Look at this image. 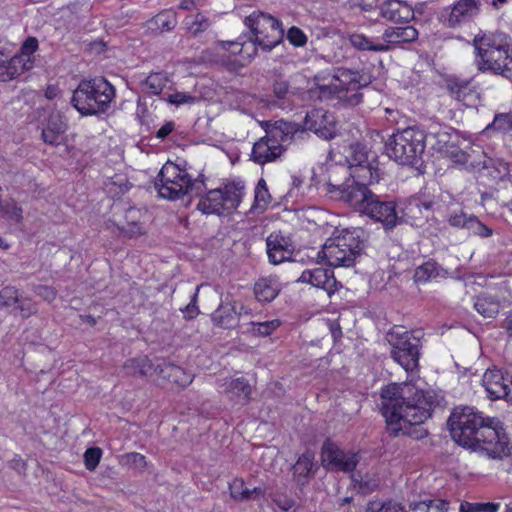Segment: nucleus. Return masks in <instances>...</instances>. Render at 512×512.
Listing matches in <instances>:
<instances>
[{"mask_svg":"<svg viewBox=\"0 0 512 512\" xmlns=\"http://www.w3.org/2000/svg\"><path fill=\"white\" fill-rule=\"evenodd\" d=\"M450 436L458 445L482 456L498 459L507 455L509 441L503 423L498 418L485 417L472 407L453 409Z\"/></svg>","mask_w":512,"mask_h":512,"instance_id":"f257e3e1","label":"nucleus"},{"mask_svg":"<svg viewBox=\"0 0 512 512\" xmlns=\"http://www.w3.org/2000/svg\"><path fill=\"white\" fill-rule=\"evenodd\" d=\"M381 399L382 414L393 436L408 434L410 426L420 425L430 417V397L413 383H391L382 388Z\"/></svg>","mask_w":512,"mask_h":512,"instance_id":"f03ea898","label":"nucleus"},{"mask_svg":"<svg viewBox=\"0 0 512 512\" xmlns=\"http://www.w3.org/2000/svg\"><path fill=\"white\" fill-rule=\"evenodd\" d=\"M315 88L310 92L320 100L338 99L343 104L354 107L362 101L360 89L368 85V81L359 71L337 68L327 83H320L326 78L316 76Z\"/></svg>","mask_w":512,"mask_h":512,"instance_id":"7ed1b4c3","label":"nucleus"},{"mask_svg":"<svg viewBox=\"0 0 512 512\" xmlns=\"http://www.w3.org/2000/svg\"><path fill=\"white\" fill-rule=\"evenodd\" d=\"M341 198L355 210L381 222L386 229L394 228L400 221L395 203L381 200L368 188L367 183L344 187Z\"/></svg>","mask_w":512,"mask_h":512,"instance_id":"20e7f679","label":"nucleus"},{"mask_svg":"<svg viewBox=\"0 0 512 512\" xmlns=\"http://www.w3.org/2000/svg\"><path fill=\"white\" fill-rule=\"evenodd\" d=\"M425 141V132L416 126H410L390 135L385 142L384 151L400 165L415 166L421 161Z\"/></svg>","mask_w":512,"mask_h":512,"instance_id":"39448f33","label":"nucleus"},{"mask_svg":"<svg viewBox=\"0 0 512 512\" xmlns=\"http://www.w3.org/2000/svg\"><path fill=\"white\" fill-rule=\"evenodd\" d=\"M114 97V87L100 77L81 81L73 92L71 103L82 115H96L105 113Z\"/></svg>","mask_w":512,"mask_h":512,"instance_id":"423d86ee","label":"nucleus"},{"mask_svg":"<svg viewBox=\"0 0 512 512\" xmlns=\"http://www.w3.org/2000/svg\"><path fill=\"white\" fill-rule=\"evenodd\" d=\"M154 187L160 197L176 200L186 194L200 195L205 189V179L199 175L192 180L185 169L166 162L158 173Z\"/></svg>","mask_w":512,"mask_h":512,"instance_id":"0eeeda50","label":"nucleus"},{"mask_svg":"<svg viewBox=\"0 0 512 512\" xmlns=\"http://www.w3.org/2000/svg\"><path fill=\"white\" fill-rule=\"evenodd\" d=\"M476 62L480 70L502 72L508 68L509 42L504 33L480 32L473 39Z\"/></svg>","mask_w":512,"mask_h":512,"instance_id":"6e6552de","label":"nucleus"},{"mask_svg":"<svg viewBox=\"0 0 512 512\" xmlns=\"http://www.w3.org/2000/svg\"><path fill=\"white\" fill-rule=\"evenodd\" d=\"M359 229H346L338 235L329 238L324 244L322 258L333 267H351L363 250Z\"/></svg>","mask_w":512,"mask_h":512,"instance_id":"1a4fd4ad","label":"nucleus"},{"mask_svg":"<svg viewBox=\"0 0 512 512\" xmlns=\"http://www.w3.org/2000/svg\"><path fill=\"white\" fill-rule=\"evenodd\" d=\"M244 22L253 35L250 42L251 53H248L249 59L256 55L257 46L269 52L283 40L284 30L280 21L269 14L254 11L245 18Z\"/></svg>","mask_w":512,"mask_h":512,"instance_id":"9d476101","label":"nucleus"},{"mask_svg":"<svg viewBox=\"0 0 512 512\" xmlns=\"http://www.w3.org/2000/svg\"><path fill=\"white\" fill-rule=\"evenodd\" d=\"M244 195L242 182H231L223 188L212 189L202 196L197 204L198 210L204 214L222 215L235 210Z\"/></svg>","mask_w":512,"mask_h":512,"instance_id":"9b49d317","label":"nucleus"},{"mask_svg":"<svg viewBox=\"0 0 512 512\" xmlns=\"http://www.w3.org/2000/svg\"><path fill=\"white\" fill-rule=\"evenodd\" d=\"M389 343L392 346L391 357L406 372L418 368L420 339L412 331L399 332L393 330L389 333Z\"/></svg>","mask_w":512,"mask_h":512,"instance_id":"f8f14e48","label":"nucleus"},{"mask_svg":"<svg viewBox=\"0 0 512 512\" xmlns=\"http://www.w3.org/2000/svg\"><path fill=\"white\" fill-rule=\"evenodd\" d=\"M374 157V153L368 151L367 148L360 143H354L349 146L347 160L350 167L354 168V170L352 172V182L347 183L345 187L358 183H367V185H370L378 182V168L372 161Z\"/></svg>","mask_w":512,"mask_h":512,"instance_id":"ddd939ff","label":"nucleus"},{"mask_svg":"<svg viewBox=\"0 0 512 512\" xmlns=\"http://www.w3.org/2000/svg\"><path fill=\"white\" fill-rule=\"evenodd\" d=\"M321 459L325 468L345 473L354 471L359 462L356 453L344 452L329 439L322 445Z\"/></svg>","mask_w":512,"mask_h":512,"instance_id":"4468645a","label":"nucleus"},{"mask_svg":"<svg viewBox=\"0 0 512 512\" xmlns=\"http://www.w3.org/2000/svg\"><path fill=\"white\" fill-rule=\"evenodd\" d=\"M482 385L489 398L512 402V379L507 372L497 368L487 369L482 377Z\"/></svg>","mask_w":512,"mask_h":512,"instance_id":"2eb2a0df","label":"nucleus"},{"mask_svg":"<svg viewBox=\"0 0 512 512\" xmlns=\"http://www.w3.org/2000/svg\"><path fill=\"white\" fill-rule=\"evenodd\" d=\"M304 127L325 140L332 139L336 134L334 116L322 108L307 112Z\"/></svg>","mask_w":512,"mask_h":512,"instance_id":"dca6fc26","label":"nucleus"},{"mask_svg":"<svg viewBox=\"0 0 512 512\" xmlns=\"http://www.w3.org/2000/svg\"><path fill=\"white\" fill-rule=\"evenodd\" d=\"M269 262L277 265L289 261L295 250L293 241L281 232H273L266 239Z\"/></svg>","mask_w":512,"mask_h":512,"instance_id":"f3484780","label":"nucleus"},{"mask_svg":"<svg viewBox=\"0 0 512 512\" xmlns=\"http://www.w3.org/2000/svg\"><path fill=\"white\" fill-rule=\"evenodd\" d=\"M284 151L283 145L276 142L266 132V135L254 143L252 148V160L255 163L263 165L275 161Z\"/></svg>","mask_w":512,"mask_h":512,"instance_id":"a211bd4d","label":"nucleus"},{"mask_svg":"<svg viewBox=\"0 0 512 512\" xmlns=\"http://www.w3.org/2000/svg\"><path fill=\"white\" fill-rule=\"evenodd\" d=\"M481 156L479 150H475L469 139L463 138L458 144L450 146V162L454 164L463 165L471 169H478L481 165L480 161L476 158Z\"/></svg>","mask_w":512,"mask_h":512,"instance_id":"6ab92c4d","label":"nucleus"},{"mask_svg":"<svg viewBox=\"0 0 512 512\" xmlns=\"http://www.w3.org/2000/svg\"><path fill=\"white\" fill-rule=\"evenodd\" d=\"M67 129L68 123L65 116L59 111L52 112L49 115L47 126L42 130V139L46 144L58 146Z\"/></svg>","mask_w":512,"mask_h":512,"instance_id":"aec40b11","label":"nucleus"},{"mask_svg":"<svg viewBox=\"0 0 512 512\" xmlns=\"http://www.w3.org/2000/svg\"><path fill=\"white\" fill-rule=\"evenodd\" d=\"M380 15L391 22H409L414 18V10L401 0H386L380 6Z\"/></svg>","mask_w":512,"mask_h":512,"instance_id":"412c9836","label":"nucleus"},{"mask_svg":"<svg viewBox=\"0 0 512 512\" xmlns=\"http://www.w3.org/2000/svg\"><path fill=\"white\" fill-rule=\"evenodd\" d=\"M450 225L468 230L469 233L487 238L492 236L493 230L480 222L476 217L465 214L462 210L454 211L450 215Z\"/></svg>","mask_w":512,"mask_h":512,"instance_id":"4be33fe9","label":"nucleus"},{"mask_svg":"<svg viewBox=\"0 0 512 512\" xmlns=\"http://www.w3.org/2000/svg\"><path fill=\"white\" fill-rule=\"evenodd\" d=\"M155 374L181 388L187 387L193 381V374L165 361L156 364Z\"/></svg>","mask_w":512,"mask_h":512,"instance_id":"5701e85b","label":"nucleus"},{"mask_svg":"<svg viewBox=\"0 0 512 512\" xmlns=\"http://www.w3.org/2000/svg\"><path fill=\"white\" fill-rule=\"evenodd\" d=\"M242 312H237V303L235 301L222 302L212 314V321L215 325L231 329L237 326Z\"/></svg>","mask_w":512,"mask_h":512,"instance_id":"b1692460","label":"nucleus"},{"mask_svg":"<svg viewBox=\"0 0 512 512\" xmlns=\"http://www.w3.org/2000/svg\"><path fill=\"white\" fill-rule=\"evenodd\" d=\"M418 35L417 29L410 25L388 27L382 34V43L388 44L391 50L395 45L414 42Z\"/></svg>","mask_w":512,"mask_h":512,"instance_id":"393cba45","label":"nucleus"},{"mask_svg":"<svg viewBox=\"0 0 512 512\" xmlns=\"http://www.w3.org/2000/svg\"><path fill=\"white\" fill-rule=\"evenodd\" d=\"M298 281L329 291L335 283V278L330 270L317 267L303 271Z\"/></svg>","mask_w":512,"mask_h":512,"instance_id":"a878e982","label":"nucleus"},{"mask_svg":"<svg viewBox=\"0 0 512 512\" xmlns=\"http://www.w3.org/2000/svg\"><path fill=\"white\" fill-rule=\"evenodd\" d=\"M314 468V453L306 451L303 453L293 466V476L299 486H304L308 483L309 479L315 474Z\"/></svg>","mask_w":512,"mask_h":512,"instance_id":"bb28decb","label":"nucleus"},{"mask_svg":"<svg viewBox=\"0 0 512 512\" xmlns=\"http://www.w3.org/2000/svg\"><path fill=\"white\" fill-rule=\"evenodd\" d=\"M177 25V14L173 10H163L147 22L148 29L156 34L173 30Z\"/></svg>","mask_w":512,"mask_h":512,"instance_id":"cd10ccee","label":"nucleus"},{"mask_svg":"<svg viewBox=\"0 0 512 512\" xmlns=\"http://www.w3.org/2000/svg\"><path fill=\"white\" fill-rule=\"evenodd\" d=\"M431 206L432 203L429 201H422L418 197H412L407 201L403 209L404 216L414 224H417L418 221L428 218Z\"/></svg>","mask_w":512,"mask_h":512,"instance_id":"c85d7f7f","label":"nucleus"},{"mask_svg":"<svg viewBox=\"0 0 512 512\" xmlns=\"http://www.w3.org/2000/svg\"><path fill=\"white\" fill-rule=\"evenodd\" d=\"M279 292V283L273 277L261 278L254 285L255 297L260 302H271Z\"/></svg>","mask_w":512,"mask_h":512,"instance_id":"c756f323","label":"nucleus"},{"mask_svg":"<svg viewBox=\"0 0 512 512\" xmlns=\"http://www.w3.org/2000/svg\"><path fill=\"white\" fill-rule=\"evenodd\" d=\"M298 131V124L280 120L275 122V124L266 132L276 142L281 143L284 146L285 143H288L293 139L294 135Z\"/></svg>","mask_w":512,"mask_h":512,"instance_id":"7c9ffc66","label":"nucleus"},{"mask_svg":"<svg viewBox=\"0 0 512 512\" xmlns=\"http://www.w3.org/2000/svg\"><path fill=\"white\" fill-rule=\"evenodd\" d=\"M224 386V393L230 399L237 398L246 402L251 399L252 388L245 378L227 380Z\"/></svg>","mask_w":512,"mask_h":512,"instance_id":"2f4dec72","label":"nucleus"},{"mask_svg":"<svg viewBox=\"0 0 512 512\" xmlns=\"http://www.w3.org/2000/svg\"><path fill=\"white\" fill-rule=\"evenodd\" d=\"M25 65L20 57H12L7 61L0 59V81H10L24 71H27V66Z\"/></svg>","mask_w":512,"mask_h":512,"instance_id":"473e14b6","label":"nucleus"},{"mask_svg":"<svg viewBox=\"0 0 512 512\" xmlns=\"http://www.w3.org/2000/svg\"><path fill=\"white\" fill-rule=\"evenodd\" d=\"M474 308L476 311L485 318H494L499 313L500 302L490 294H482L477 297Z\"/></svg>","mask_w":512,"mask_h":512,"instance_id":"72a5a7b5","label":"nucleus"},{"mask_svg":"<svg viewBox=\"0 0 512 512\" xmlns=\"http://www.w3.org/2000/svg\"><path fill=\"white\" fill-rule=\"evenodd\" d=\"M450 94H453L457 101L466 106L472 105L476 99V93L472 90L468 81L450 80Z\"/></svg>","mask_w":512,"mask_h":512,"instance_id":"f704fd0d","label":"nucleus"},{"mask_svg":"<svg viewBox=\"0 0 512 512\" xmlns=\"http://www.w3.org/2000/svg\"><path fill=\"white\" fill-rule=\"evenodd\" d=\"M155 366L149 358L141 357V358H132L128 359L123 366V369L128 375H140L147 376L149 374L155 373Z\"/></svg>","mask_w":512,"mask_h":512,"instance_id":"c9c22d12","label":"nucleus"},{"mask_svg":"<svg viewBox=\"0 0 512 512\" xmlns=\"http://www.w3.org/2000/svg\"><path fill=\"white\" fill-rule=\"evenodd\" d=\"M350 44L360 51L387 52L389 45L382 42H374L364 34L353 33L349 35Z\"/></svg>","mask_w":512,"mask_h":512,"instance_id":"e433bc0d","label":"nucleus"},{"mask_svg":"<svg viewBox=\"0 0 512 512\" xmlns=\"http://www.w3.org/2000/svg\"><path fill=\"white\" fill-rule=\"evenodd\" d=\"M478 8L474 0H460L457 2L450 12V24L460 22L461 19L470 18L476 14Z\"/></svg>","mask_w":512,"mask_h":512,"instance_id":"4c0bfd02","label":"nucleus"},{"mask_svg":"<svg viewBox=\"0 0 512 512\" xmlns=\"http://www.w3.org/2000/svg\"><path fill=\"white\" fill-rule=\"evenodd\" d=\"M138 215H139V211L134 208H130L127 210L126 215H125L127 223H126V225H123L120 228V231L125 236L134 237V236L141 235L143 233L142 226L139 224L138 219H137Z\"/></svg>","mask_w":512,"mask_h":512,"instance_id":"58836bf2","label":"nucleus"},{"mask_svg":"<svg viewBox=\"0 0 512 512\" xmlns=\"http://www.w3.org/2000/svg\"><path fill=\"white\" fill-rule=\"evenodd\" d=\"M185 25L193 36H197L210 27V21L204 14L198 13L195 16L186 17Z\"/></svg>","mask_w":512,"mask_h":512,"instance_id":"ea45409f","label":"nucleus"},{"mask_svg":"<svg viewBox=\"0 0 512 512\" xmlns=\"http://www.w3.org/2000/svg\"><path fill=\"white\" fill-rule=\"evenodd\" d=\"M38 49V40L35 37H28L21 45L19 53L13 57H20L26 64L27 70L33 67V60L31 55Z\"/></svg>","mask_w":512,"mask_h":512,"instance_id":"a19ab883","label":"nucleus"},{"mask_svg":"<svg viewBox=\"0 0 512 512\" xmlns=\"http://www.w3.org/2000/svg\"><path fill=\"white\" fill-rule=\"evenodd\" d=\"M486 131L495 130L500 133H507L512 130V112L498 113L494 116L493 122L488 124Z\"/></svg>","mask_w":512,"mask_h":512,"instance_id":"79ce46f5","label":"nucleus"},{"mask_svg":"<svg viewBox=\"0 0 512 512\" xmlns=\"http://www.w3.org/2000/svg\"><path fill=\"white\" fill-rule=\"evenodd\" d=\"M365 512H406V510L394 501L373 500L367 504Z\"/></svg>","mask_w":512,"mask_h":512,"instance_id":"37998d69","label":"nucleus"},{"mask_svg":"<svg viewBox=\"0 0 512 512\" xmlns=\"http://www.w3.org/2000/svg\"><path fill=\"white\" fill-rule=\"evenodd\" d=\"M167 84V78L162 73H152L145 80V87L147 92L158 95L162 92Z\"/></svg>","mask_w":512,"mask_h":512,"instance_id":"c03bdc74","label":"nucleus"},{"mask_svg":"<svg viewBox=\"0 0 512 512\" xmlns=\"http://www.w3.org/2000/svg\"><path fill=\"white\" fill-rule=\"evenodd\" d=\"M230 496L235 501H248L250 489L245 487L244 480L235 478L229 483Z\"/></svg>","mask_w":512,"mask_h":512,"instance_id":"a18cd8bd","label":"nucleus"},{"mask_svg":"<svg viewBox=\"0 0 512 512\" xmlns=\"http://www.w3.org/2000/svg\"><path fill=\"white\" fill-rule=\"evenodd\" d=\"M501 505L500 503L486 502V503H470L462 502L460 504L459 512H498Z\"/></svg>","mask_w":512,"mask_h":512,"instance_id":"49530a36","label":"nucleus"},{"mask_svg":"<svg viewBox=\"0 0 512 512\" xmlns=\"http://www.w3.org/2000/svg\"><path fill=\"white\" fill-rule=\"evenodd\" d=\"M438 274L434 262H426L415 270L414 279L417 283L426 282Z\"/></svg>","mask_w":512,"mask_h":512,"instance_id":"de8ad7c7","label":"nucleus"},{"mask_svg":"<svg viewBox=\"0 0 512 512\" xmlns=\"http://www.w3.org/2000/svg\"><path fill=\"white\" fill-rule=\"evenodd\" d=\"M280 326L279 320L251 322V332L257 336H268Z\"/></svg>","mask_w":512,"mask_h":512,"instance_id":"09e8293b","label":"nucleus"},{"mask_svg":"<svg viewBox=\"0 0 512 512\" xmlns=\"http://www.w3.org/2000/svg\"><path fill=\"white\" fill-rule=\"evenodd\" d=\"M19 301V293L15 287L7 286L0 290V307H10Z\"/></svg>","mask_w":512,"mask_h":512,"instance_id":"8fccbe9b","label":"nucleus"},{"mask_svg":"<svg viewBox=\"0 0 512 512\" xmlns=\"http://www.w3.org/2000/svg\"><path fill=\"white\" fill-rule=\"evenodd\" d=\"M0 211L16 222H20L22 220V208L13 200L11 202H3L0 199Z\"/></svg>","mask_w":512,"mask_h":512,"instance_id":"3c124183","label":"nucleus"},{"mask_svg":"<svg viewBox=\"0 0 512 512\" xmlns=\"http://www.w3.org/2000/svg\"><path fill=\"white\" fill-rule=\"evenodd\" d=\"M270 194L264 179H260L255 188V202L260 207H265L270 202Z\"/></svg>","mask_w":512,"mask_h":512,"instance_id":"603ef678","label":"nucleus"},{"mask_svg":"<svg viewBox=\"0 0 512 512\" xmlns=\"http://www.w3.org/2000/svg\"><path fill=\"white\" fill-rule=\"evenodd\" d=\"M101 456L102 450L100 448L92 447L87 449L84 453V462L86 468L90 471H93L99 464Z\"/></svg>","mask_w":512,"mask_h":512,"instance_id":"864d4df0","label":"nucleus"},{"mask_svg":"<svg viewBox=\"0 0 512 512\" xmlns=\"http://www.w3.org/2000/svg\"><path fill=\"white\" fill-rule=\"evenodd\" d=\"M221 46L224 49L231 50L233 54H243L246 53V58H248V53H251V47L250 44L246 45L245 42L241 41V38H239L237 41H223L221 42Z\"/></svg>","mask_w":512,"mask_h":512,"instance_id":"5fc2aeb1","label":"nucleus"},{"mask_svg":"<svg viewBox=\"0 0 512 512\" xmlns=\"http://www.w3.org/2000/svg\"><path fill=\"white\" fill-rule=\"evenodd\" d=\"M289 92L290 84L288 80L283 79L282 77L275 79L272 84V93L276 98L280 100L286 99Z\"/></svg>","mask_w":512,"mask_h":512,"instance_id":"6e6d98bb","label":"nucleus"},{"mask_svg":"<svg viewBox=\"0 0 512 512\" xmlns=\"http://www.w3.org/2000/svg\"><path fill=\"white\" fill-rule=\"evenodd\" d=\"M167 102L179 106L183 104H194L197 101V98L186 93V92H174L165 98Z\"/></svg>","mask_w":512,"mask_h":512,"instance_id":"4d7b16f0","label":"nucleus"},{"mask_svg":"<svg viewBox=\"0 0 512 512\" xmlns=\"http://www.w3.org/2000/svg\"><path fill=\"white\" fill-rule=\"evenodd\" d=\"M287 39L292 45L296 47H303L307 43V36L300 28L296 26H293L288 30Z\"/></svg>","mask_w":512,"mask_h":512,"instance_id":"13d9d810","label":"nucleus"},{"mask_svg":"<svg viewBox=\"0 0 512 512\" xmlns=\"http://www.w3.org/2000/svg\"><path fill=\"white\" fill-rule=\"evenodd\" d=\"M17 303H19L18 309L23 318H28L37 311L36 305L31 299L19 297Z\"/></svg>","mask_w":512,"mask_h":512,"instance_id":"bf43d9fd","label":"nucleus"},{"mask_svg":"<svg viewBox=\"0 0 512 512\" xmlns=\"http://www.w3.org/2000/svg\"><path fill=\"white\" fill-rule=\"evenodd\" d=\"M290 185H291V187L288 190V192L286 193L285 198L293 200V199L297 198L298 196H300L301 194H303L301 192V188L303 185V179L301 177L293 175L291 177Z\"/></svg>","mask_w":512,"mask_h":512,"instance_id":"052dcab7","label":"nucleus"},{"mask_svg":"<svg viewBox=\"0 0 512 512\" xmlns=\"http://www.w3.org/2000/svg\"><path fill=\"white\" fill-rule=\"evenodd\" d=\"M199 289H200V286H198L196 288V291L193 294V296L191 298V301L189 302V304L183 310L184 317L186 319H194L199 314V309H198V307L196 305Z\"/></svg>","mask_w":512,"mask_h":512,"instance_id":"680f3d73","label":"nucleus"},{"mask_svg":"<svg viewBox=\"0 0 512 512\" xmlns=\"http://www.w3.org/2000/svg\"><path fill=\"white\" fill-rule=\"evenodd\" d=\"M36 293L38 296L49 302L53 301L56 298V291L48 286H38L36 289Z\"/></svg>","mask_w":512,"mask_h":512,"instance_id":"e2e57ef3","label":"nucleus"},{"mask_svg":"<svg viewBox=\"0 0 512 512\" xmlns=\"http://www.w3.org/2000/svg\"><path fill=\"white\" fill-rule=\"evenodd\" d=\"M446 505L444 500H431L427 503V512H446Z\"/></svg>","mask_w":512,"mask_h":512,"instance_id":"0e129e2a","label":"nucleus"},{"mask_svg":"<svg viewBox=\"0 0 512 512\" xmlns=\"http://www.w3.org/2000/svg\"><path fill=\"white\" fill-rule=\"evenodd\" d=\"M432 149L440 154V157L447 158L448 157V146L445 140L438 139L437 142L433 145Z\"/></svg>","mask_w":512,"mask_h":512,"instance_id":"69168bd1","label":"nucleus"},{"mask_svg":"<svg viewBox=\"0 0 512 512\" xmlns=\"http://www.w3.org/2000/svg\"><path fill=\"white\" fill-rule=\"evenodd\" d=\"M130 462L137 468H144L146 466V458L139 453H131L128 455Z\"/></svg>","mask_w":512,"mask_h":512,"instance_id":"338daca9","label":"nucleus"},{"mask_svg":"<svg viewBox=\"0 0 512 512\" xmlns=\"http://www.w3.org/2000/svg\"><path fill=\"white\" fill-rule=\"evenodd\" d=\"M174 129V123L169 121L166 122L156 133V136L160 139L166 138Z\"/></svg>","mask_w":512,"mask_h":512,"instance_id":"774afa93","label":"nucleus"}]
</instances>
